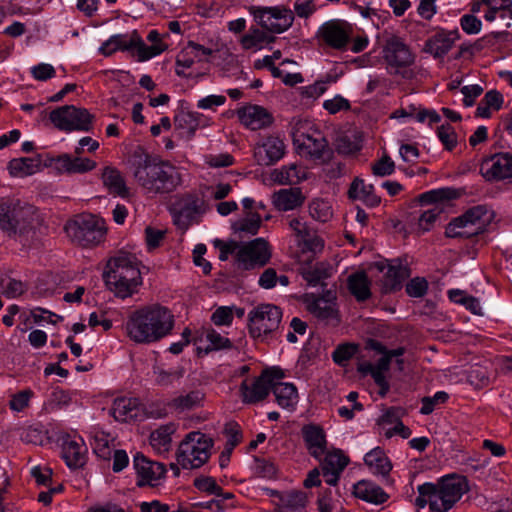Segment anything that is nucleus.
<instances>
[{
	"label": "nucleus",
	"instance_id": "1",
	"mask_svg": "<svg viewBox=\"0 0 512 512\" xmlns=\"http://www.w3.org/2000/svg\"><path fill=\"white\" fill-rule=\"evenodd\" d=\"M174 316L163 306L151 305L132 312L126 323V335L137 344H150L169 335Z\"/></svg>",
	"mask_w": 512,
	"mask_h": 512
},
{
	"label": "nucleus",
	"instance_id": "2",
	"mask_svg": "<svg viewBox=\"0 0 512 512\" xmlns=\"http://www.w3.org/2000/svg\"><path fill=\"white\" fill-rule=\"evenodd\" d=\"M133 176L137 184L148 195L170 194L182 184L180 169L158 158L145 156L135 164Z\"/></svg>",
	"mask_w": 512,
	"mask_h": 512
},
{
	"label": "nucleus",
	"instance_id": "3",
	"mask_svg": "<svg viewBox=\"0 0 512 512\" xmlns=\"http://www.w3.org/2000/svg\"><path fill=\"white\" fill-rule=\"evenodd\" d=\"M141 262L126 251H118L106 264L103 279L107 288L118 298L125 299L138 293L143 285Z\"/></svg>",
	"mask_w": 512,
	"mask_h": 512
},
{
	"label": "nucleus",
	"instance_id": "4",
	"mask_svg": "<svg viewBox=\"0 0 512 512\" xmlns=\"http://www.w3.org/2000/svg\"><path fill=\"white\" fill-rule=\"evenodd\" d=\"M415 504L424 508L427 504L431 512H448L469 490L465 477L447 476L437 484L424 483L419 485Z\"/></svg>",
	"mask_w": 512,
	"mask_h": 512
},
{
	"label": "nucleus",
	"instance_id": "5",
	"mask_svg": "<svg viewBox=\"0 0 512 512\" xmlns=\"http://www.w3.org/2000/svg\"><path fill=\"white\" fill-rule=\"evenodd\" d=\"M36 208L19 199L0 200V230L9 238L24 242L34 232Z\"/></svg>",
	"mask_w": 512,
	"mask_h": 512
},
{
	"label": "nucleus",
	"instance_id": "6",
	"mask_svg": "<svg viewBox=\"0 0 512 512\" xmlns=\"http://www.w3.org/2000/svg\"><path fill=\"white\" fill-rule=\"evenodd\" d=\"M291 136L297 153L311 159H321L328 153V143L322 132L304 119H293Z\"/></svg>",
	"mask_w": 512,
	"mask_h": 512
},
{
	"label": "nucleus",
	"instance_id": "7",
	"mask_svg": "<svg viewBox=\"0 0 512 512\" xmlns=\"http://www.w3.org/2000/svg\"><path fill=\"white\" fill-rule=\"evenodd\" d=\"M64 229L72 242L84 248L99 245L107 233L105 221L89 213L75 216L66 223Z\"/></svg>",
	"mask_w": 512,
	"mask_h": 512
},
{
	"label": "nucleus",
	"instance_id": "8",
	"mask_svg": "<svg viewBox=\"0 0 512 512\" xmlns=\"http://www.w3.org/2000/svg\"><path fill=\"white\" fill-rule=\"evenodd\" d=\"M213 440L200 431L188 433L180 442L177 449V463L183 469H197L203 466L210 458Z\"/></svg>",
	"mask_w": 512,
	"mask_h": 512
},
{
	"label": "nucleus",
	"instance_id": "9",
	"mask_svg": "<svg viewBox=\"0 0 512 512\" xmlns=\"http://www.w3.org/2000/svg\"><path fill=\"white\" fill-rule=\"evenodd\" d=\"M205 212V200L196 193L176 197L171 207L173 223L182 234L193 224H198Z\"/></svg>",
	"mask_w": 512,
	"mask_h": 512
},
{
	"label": "nucleus",
	"instance_id": "10",
	"mask_svg": "<svg viewBox=\"0 0 512 512\" xmlns=\"http://www.w3.org/2000/svg\"><path fill=\"white\" fill-rule=\"evenodd\" d=\"M136 49L138 60L146 61L157 55L163 49L158 46H148L144 43L136 30L130 34H117L106 40L99 51L104 56H111L116 51H128Z\"/></svg>",
	"mask_w": 512,
	"mask_h": 512
},
{
	"label": "nucleus",
	"instance_id": "11",
	"mask_svg": "<svg viewBox=\"0 0 512 512\" xmlns=\"http://www.w3.org/2000/svg\"><path fill=\"white\" fill-rule=\"evenodd\" d=\"M487 221V210L483 206H476L452 220L446 227L445 235L449 238L468 239L483 233Z\"/></svg>",
	"mask_w": 512,
	"mask_h": 512
},
{
	"label": "nucleus",
	"instance_id": "12",
	"mask_svg": "<svg viewBox=\"0 0 512 512\" xmlns=\"http://www.w3.org/2000/svg\"><path fill=\"white\" fill-rule=\"evenodd\" d=\"M49 119L57 129L62 131H89L93 116L84 108L65 105L52 110Z\"/></svg>",
	"mask_w": 512,
	"mask_h": 512
},
{
	"label": "nucleus",
	"instance_id": "13",
	"mask_svg": "<svg viewBox=\"0 0 512 512\" xmlns=\"http://www.w3.org/2000/svg\"><path fill=\"white\" fill-rule=\"evenodd\" d=\"M283 377V371L273 367L263 370L260 376L253 380H244L240 385L242 401L247 404L263 401L272 390L274 381Z\"/></svg>",
	"mask_w": 512,
	"mask_h": 512
},
{
	"label": "nucleus",
	"instance_id": "14",
	"mask_svg": "<svg viewBox=\"0 0 512 512\" xmlns=\"http://www.w3.org/2000/svg\"><path fill=\"white\" fill-rule=\"evenodd\" d=\"M282 319V311L272 304H261L249 312V332L252 337L259 338L278 329Z\"/></svg>",
	"mask_w": 512,
	"mask_h": 512
},
{
	"label": "nucleus",
	"instance_id": "15",
	"mask_svg": "<svg viewBox=\"0 0 512 512\" xmlns=\"http://www.w3.org/2000/svg\"><path fill=\"white\" fill-rule=\"evenodd\" d=\"M253 13L261 27L277 34L288 30L294 22L293 11L283 6L256 8Z\"/></svg>",
	"mask_w": 512,
	"mask_h": 512
},
{
	"label": "nucleus",
	"instance_id": "16",
	"mask_svg": "<svg viewBox=\"0 0 512 512\" xmlns=\"http://www.w3.org/2000/svg\"><path fill=\"white\" fill-rule=\"evenodd\" d=\"M382 55L390 73H399L415 61V56L408 45L397 36H391L386 40Z\"/></svg>",
	"mask_w": 512,
	"mask_h": 512
},
{
	"label": "nucleus",
	"instance_id": "17",
	"mask_svg": "<svg viewBox=\"0 0 512 512\" xmlns=\"http://www.w3.org/2000/svg\"><path fill=\"white\" fill-rule=\"evenodd\" d=\"M236 258L241 269L250 270L262 267L271 258L268 242L263 238H256L241 246L237 251Z\"/></svg>",
	"mask_w": 512,
	"mask_h": 512
},
{
	"label": "nucleus",
	"instance_id": "18",
	"mask_svg": "<svg viewBox=\"0 0 512 512\" xmlns=\"http://www.w3.org/2000/svg\"><path fill=\"white\" fill-rule=\"evenodd\" d=\"M133 466L136 471V484L139 487H156L166 474L162 463L151 461L142 454L134 456Z\"/></svg>",
	"mask_w": 512,
	"mask_h": 512
},
{
	"label": "nucleus",
	"instance_id": "19",
	"mask_svg": "<svg viewBox=\"0 0 512 512\" xmlns=\"http://www.w3.org/2000/svg\"><path fill=\"white\" fill-rule=\"evenodd\" d=\"M304 303L307 310L318 320L328 325L336 326L340 322L339 312L335 302L332 300L331 292L327 296H316L315 294H305Z\"/></svg>",
	"mask_w": 512,
	"mask_h": 512
},
{
	"label": "nucleus",
	"instance_id": "20",
	"mask_svg": "<svg viewBox=\"0 0 512 512\" xmlns=\"http://www.w3.org/2000/svg\"><path fill=\"white\" fill-rule=\"evenodd\" d=\"M285 150L283 140L270 135L255 144L253 156L258 165L271 166L284 157Z\"/></svg>",
	"mask_w": 512,
	"mask_h": 512
},
{
	"label": "nucleus",
	"instance_id": "21",
	"mask_svg": "<svg viewBox=\"0 0 512 512\" xmlns=\"http://www.w3.org/2000/svg\"><path fill=\"white\" fill-rule=\"evenodd\" d=\"M318 35L328 46L342 50L353 35V27L345 21H330L320 27Z\"/></svg>",
	"mask_w": 512,
	"mask_h": 512
},
{
	"label": "nucleus",
	"instance_id": "22",
	"mask_svg": "<svg viewBox=\"0 0 512 512\" xmlns=\"http://www.w3.org/2000/svg\"><path fill=\"white\" fill-rule=\"evenodd\" d=\"M480 173L488 181H499L512 177V155L495 154L480 164Z\"/></svg>",
	"mask_w": 512,
	"mask_h": 512
},
{
	"label": "nucleus",
	"instance_id": "23",
	"mask_svg": "<svg viewBox=\"0 0 512 512\" xmlns=\"http://www.w3.org/2000/svg\"><path fill=\"white\" fill-rule=\"evenodd\" d=\"M240 122L251 130H260L273 123V116L262 106L247 105L237 111Z\"/></svg>",
	"mask_w": 512,
	"mask_h": 512
},
{
	"label": "nucleus",
	"instance_id": "24",
	"mask_svg": "<svg viewBox=\"0 0 512 512\" xmlns=\"http://www.w3.org/2000/svg\"><path fill=\"white\" fill-rule=\"evenodd\" d=\"M301 435L303 437L305 447L312 457L320 459L326 453V434L321 426L316 424L304 425L301 429Z\"/></svg>",
	"mask_w": 512,
	"mask_h": 512
},
{
	"label": "nucleus",
	"instance_id": "25",
	"mask_svg": "<svg viewBox=\"0 0 512 512\" xmlns=\"http://www.w3.org/2000/svg\"><path fill=\"white\" fill-rule=\"evenodd\" d=\"M278 499L275 512H305L307 495L302 491H287L272 493Z\"/></svg>",
	"mask_w": 512,
	"mask_h": 512
},
{
	"label": "nucleus",
	"instance_id": "26",
	"mask_svg": "<svg viewBox=\"0 0 512 512\" xmlns=\"http://www.w3.org/2000/svg\"><path fill=\"white\" fill-rule=\"evenodd\" d=\"M55 169L60 173L82 174L89 172L96 167V162L89 158L72 157L69 154H62L54 160Z\"/></svg>",
	"mask_w": 512,
	"mask_h": 512
},
{
	"label": "nucleus",
	"instance_id": "27",
	"mask_svg": "<svg viewBox=\"0 0 512 512\" xmlns=\"http://www.w3.org/2000/svg\"><path fill=\"white\" fill-rule=\"evenodd\" d=\"M458 38L459 34L456 30L440 31L426 41L424 50L435 58L443 57L451 50Z\"/></svg>",
	"mask_w": 512,
	"mask_h": 512
},
{
	"label": "nucleus",
	"instance_id": "28",
	"mask_svg": "<svg viewBox=\"0 0 512 512\" xmlns=\"http://www.w3.org/2000/svg\"><path fill=\"white\" fill-rule=\"evenodd\" d=\"M304 201L305 196L301 189L297 187L281 189L272 196V202L275 208L283 212L301 207Z\"/></svg>",
	"mask_w": 512,
	"mask_h": 512
},
{
	"label": "nucleus",
	"instance_id": "29",
	"mask_svg": "<svg viewBox=\"0 0 512 512\" xmlns=\"http://www.w3.org/2000/svg\"><path fill=\"white\" fill-rule=\"evenodd\" d=\"M307 174L304 168L292 163L271 172V179L279 185H294L305 180Z\"/></svg>",
	"mask_w": 512,
	"mask_h": 512
},
{
	"label": "nucleus",
	"instance_id": "30",
	"mask_svg": "<svg viewBox=\"0 0 512 512\" xmlns=\"http://www.w3.org/2000/svg\"><path fill=\"white\" fill-rule=\"evenodd\" d=\"M333 267L326 262H318L315 265H302L299 273L310 286L324 285L323 281L332 275Z\"/></svg>",
	"mask_w": 512,
	"mask_h": 512
},
{
	"label": "nucleus",
	"instance_id": "31",
	"mask_svg": "<svg viewBox=\"0 0 512 512\" xmlns=\"http://www.w3.org/2000/svg\"><path fill=\"white\" fill-rule=\"evenodd\" d=\"M349 198L361 200L369 207H375L380 204V197L374 192L372 184H365L362 179L355 178L348 191Z\"/></svg>",
	"mask_w": 512,
	"mask_h": 512
},
{
	"label": "nucleus",
	"instance_id": "32",
	"mask_svg": "<svg viewBox=\"0 0 512 512\" xmlns=\"http://www.w3.org/2000/svg\"><path fill=\"white\" fill-rule=\"evenodd\" d=\"M354 495L373 504H382L389 497L380 486L366 480L359 481L354 485Z\"/></svg>",
	"mask_w": 512,
	"mask_h": 512
},
{
	"label": "nucleus",
	"instance_id": "33",
	"mask_svg": "<svg viewBox=\"0 0 512 512\" xmlns=\"http://www.w3.org/2000/svg\"><path fill=\"white\" fill-rule=\"evenodd\" d=\"M62 457L69 468H81L86 462V448L75 440H66L62 446Z\"/></svg>",
	"mask_w": 512,
	"mask_h": 512
},
{
	"label": "nucleus",
	"instance_id": "34",
	"mask_svg": "<svg viewBox=\"0 0 512 512\" xmlns=\"http://www.w3.org/2000/svg\"><path fill=\"white\" fill-rule=\"evenodd\" d=\"M364 462L374 474L381 475L385 478L389 476L392 470L391 461L380 447L369 451L364 457Z\"/></svg>",
	"mask_w": 512,
	"mask_h": 512
},
{
	"label": "nucleus",
	"instance_id": "35",
	"mask_svg": "<svg viewBox=\"0 0 512 512\" xmlns=\"http://www.w3.org/2000/svg\"><path fill=\"white\" fill-rule=\"evenodd\" d=\"M276 402L284 409L293 410L298 401L296 387L292 383L275 382L272 386Z\"/></svg>",
	"mask_w": 512,
	"mask_h": 512
},
{
	"label": "nucleus",
	"instance_id": "36",
	"mask_svg": "<svg viewBox=\"0 0 512 512\" xmlns=\"http://www.w3.org/2000/svg\"><path fill=\"white\" fill-rule=\"evenodd\" d=\"M138 401L134 398L120 397L113 401L111 415L115 420L126 422L137 416Z\"/></svg>",
	"mask_w": 512,
	"mask_h": 512
},
{
	"label": "nucleus",
	"instance_id": "37",
	"mask_svg": "<svg viewBox=\"0 0 512 512\" xmlns=\"http://www.w3.org/2000/svg\"><path fill=\"white\" fill-rule=\"evenodd\" d=\"M204 394L201 391H191L171 399L167 406L177 413H183L201 406Z\"/></svg>",
	"mask_w": 512,
	"mask_h": 512
},
{
	"label": "nucleus",
	"instance_id": "38",
	"mask_svg": "<svg viewBox=\"0 0 512 512\" xmlns=\"http://www.w3.org/2000/svg\"><path fill=\"white\" fill-rule=\"evenodd\" d=\"M201 114L197 112H181L174 118V125L180 135L192 138L199 127Z\"/></svg>",
	"mask_w": 512,
	"mask_h": 512
},
{
	"label": "nucleus",
	"instance_id": "39",
	"mask_svg": "<svg viewBox=\"0 0 512 512\" xmlns=\"http://www.w3.org/2000/svg\"><path fill=\"white\" fill-rule=\"evenodd\" d=\"M102 181L104 186L111 194L125 197L128 195V189L121 173L113 168L106 167L102 173Z\"/></svg>",
	"mask_w": 512,
	"mask_h": 512
},
{
	"label": "nucleus",
	"instance_id": "40",
	"mask_svg": "<svg viewBox=\"0 0 512 512\" xmlns=\"http://www.w3.org/2000/svg\"><path fill=\"white\" fill-rule=\"evenodd\" d=\"M409 276L408 269L398 263L388 264L384 275L383 288L385 292L395 291L401 288L402 282Z\"/></svg>",
	"mask_w": 512,
	"mask_h": 512
},
{
	"label": "nucleus",
	"instance_id": "41",
	"mask_svg": "<svg viewBox=\"0 0 512 512\" xmlns=\"http://www.w3.org/2000/svg\"><path fill=\"white\" fill-rule=\"evenodd\" d=\"M155 384L160 387H172L180 382L185 375V369L182 366L164 369L154 367L153 369Z\"/></svg>",
	"mask_w": 512,
	"mask_h": 512
},
{
	"label": "nucleus",
	"instance_id": "42",
	"mask_svg": "<svg viewBox=\"0 0 512 512\" xmlns=\"http://www.w3.org/2000/svg\"><path fill=\"white\" fill-rule=\"evenodd\" d=\"M40 168V160L30 157L12 159L8 164L9 173L13 177H26L36 173Z\"/></svg>",
	"mask_w": 512,
	"mask_h": 512
},
{
	"label": "nucleus",
	"instance_id": "43",
	"mask_svg": "<svg viewBox=\"0 0 512 512\" xmlns=\"http://www.w3.org/2000/svg\"><path fill=\"white\" fill-rule=\"evenodd\" d=\"M350 293L358 300L365 301L370 295V282L365 272H357L348 277Z\"/></svg>",
	"mask_w": 512,
	"mask_h": 512
},
{
	"label": "nucleus",
	"instance_id": "44",
	"mask_svg": "<svg viewBox=\"0 0 512 512\" xmlns=\"http://www.w3.org/2000/svg\"><path fill=\"white\" fill-rule=\"evenodd\" d=\"M176 431L174 423L160 426L150 435V443L152 447L159 452H167L170 449L172 434Z\"/></svg>",
	"mask_w": 512,
	"mask_h": 512
},
{
	"label": "nucleus",
	"instance_id": "45",
	"mask_svg": "<svg viewBox=\"0 0 512 512\" xmlns=\"http://www.w3.org/2000/svg\"><path fill=\"white\" fill-rule=\"evenodd\" d=\"M199 341L207 342V345L204 347V351L206 354H208L211 351L232 348V342L227 337L222 336L220 333H218L214 329L205 330L202 333Z\"/></svg>",
	"mask_w": 512,
	"mask_h": 512
},
{
	"label": "nucleus",
	"instance_id": "46",
	"mask_svg": "<svg viewBox=\"0 0 512 512\" xmlns=\"http://www.w3.org/2000/svg\"><path fill=\"white\" fill-rule=\"evenodd\" d=\"M262 219L256 212H248L245 217L238 219L232 225L234 232L256 235L261 227Z\"/></svg>",
	"mask_w": 512,
	"mask_h": 512
},
{
	"label": "nucleus",
	"instance_id": "47",
	"mask_svg": "<svg viewBox=\"0 0 512 512\" xmlns=\"http://www.w3.org/2000/svg\"><path fill=\"white\" fill-rule=\"evenodd\" d=\"M324 455L325 458L322 464V470H332L342 473L349 463V458L339 449L330 452L326 451Z\"/></svg>",
	"mask_w": 512,
	"mask_h": 512
},
{
	"label": "nucleus",
	"instance_id": "48",
	"mask_svg": "<svg viewBox=\"0 0 512 512\" xmlns=\"http://www.w3.org/2000/svg\"><path fill=\"white\" fill-rule=\"evenodd\" d=\"M310 216L319 222L325 223L332 218V207L328 201L323 199H313L309 204Z\"/></svg>",
	"mask_w": 512,
	"mask_h": 512
},
{
	"label": "nucleus",
	"instance_id": "49",
	"mask_svg": "<svg viewBox=\"0 0 512 512\" xmlns=\"http://www.w3.org/2000/svg\"><path fill=\"white\" fill-rule=\"evenodd\" d=\"M442 211L443 209L439 205H434L432 208L422 211L417 220L418 232L425 233L430 231L439 219Z\"/></svg>",
	"mask_w": 512,
	"mask_h": 512
},
{
	"label": "nucleus",
	"instance_id": "50",
	"mask_svg": "<svg viewBox=\"0 0 512 512\" xmlns=\"http://www.w3.org/2000/svg\"><path fill=\"white\" fill-rule=\"evenodd\" d=\"M275 37L268 36L264 31L259 29L251 30L248 34L244 35L241 39V44L244 49H260L263 43L273 42Z\"/></svg>",
	"mask_w": 512,
	"mask_h": 512
},
{
	"label": "nucleus",
	"instance_id": "51",
	"mask_svg": "<svg viewBox=\"0 0 512 512\" xmlns=\"http://www.w3.org/2000/svg\"><path fill=\"white\" fill-rule=\"evenodd\" d=\"M194 486L201 492L211 495H222V488L217 484L214 478L206 476L194 480Z\"/></svg>",
	"mask_w": 512,
	"mask_h": 512
},
{
	"label": "nucleus",
	"instance_id": "52",
	"mask_svg": "<svg viewBox=\"0 0 512 512\" xmlns=\"http://www.w3.org/2000/svg\"><path fill=\"white\" fill-rule=\"evenodd\" d=\"M303 250L310 251L314 254L319 253L324 248V240L318 236L313 230L309 232L308 237H304L300 242L297 243Z\"/></svg>",
	"mask_w": 512,
	"mask_h": 512
},
{
	"label": "nucleus",
	"instance_id": "53",
	"mask_svg": "<svg viewBox=\"0 0 512 512\" xmlns=\"http://www.w3.org/2000/svg\"><path fill=\"white\" fill-rule=\"evenodd\" d=\"M357 346L353 344L339 345L333 352L332 358L338 365L344 366L356 353Z\"/></svg>",
	"mask_w": 512,
	"mask_h": 512
},
{
	"label": "nucleus",
	"instance_id": "54",
	"mask_svg": "<svg viewBox=\"0 0 512 512\" xmlns=\"http://www.w3.org/2000/svg\"><path fill=\"white\" fill-rule=\"evenodd\" d=\"M428 290V282L425 278L416 277L411 279L406 285V292L409 296L420 298L423 297Z\"/></svg>",
	"mask_w": 512,
	"mask_h": 512
},
{
	"label": "nucleus",
	"instance_id": "55",
	"mask_svg": "<svg viewBox=\"0 0 512 512\" xmlns=\"http://www.w3.org/2000/svg\"><path fill=\"white\" fill-rule=\"evenodd\" d=\"M438 137L447 150H452L457 144V137L454 128L449 125H441L437 131Z\"/></svg>",
	"mask_w": 512,
	"mask_h": 512
},
{
	"label": "nucleus",
	"instance_id": "56",
	"mask_svg": "<svg viewBox=\"0 0 512 512\" xmlns=\"http://www.w3.org/2000/svg\"><path fill=\"white\" fill-rule=\"evenodd\" d=\"M223 434L226 437V443L236 447L242 441V431L240 425L236 422H228L224 426Z\"/></svg>",
	"mask_w": 512,
	"mask_h": 512
},
{
	"label": "nucleus",
	"instance_id": "57",
	"mask_svg": "<svg viewBox=\"0 0 512 512\" xmlns=\"http://www.w3.org/2000/svg\"><path fill=\"white\" fill-rule=\"evenodd\" d=\"M447 399L448 394L444 391L435 393L433 397H424L422 399V407L420 409V413L423 415L432 413L437 404L444 403Z\"/></svg>",
	"mask_w": 512,
	"mask_h": 512
},
{
	"label": "nucleus",
	"instance_id": "58",
	"mask_svg": "<svg viewBox=\"0 0 512 512\" xmlns=\"http://www.w3.org/2000/svg\"><path fill=\"white\" fill-rule=\"evenodd\" d=\"M404 415V410L400 407H390L388 408L377 420V424L379 426L385 425H396L402 416Z\"/></svg>",
	"mask_w": 512,
	"mask_h": 512
},
{
	"label": "nucleus",
	"instance_id": "59",
	"mask_svg": "<svg viewBox=\"0 0 512 512\" xmlns=\"http://www.w3.org/2000/svg\"><path fill=\"white\" fill-rule=\"evenodd\" d=\"M394 169L395 164L387 155H384L372 165L373 174L381 177L391 175L394 172Z\"/></svg>",
	"mask_w": 512,
	"mask_h": 512
},
{
	"label": "nucleus",
	"instance_id": "60",
	"mask_svg": "<svg viewBox=\"0 0 512 512\" xmlns=\"http://www.w3.org/2000/svg\"><path fill=\"white\" fill-rule=\"evenodd\" d=\"M205 163L212 168L228 167L234 163V158L228 153L210 154L205 157Z\"/></svg>",
	"mask_w": 512,
	"mask_h": 512
},
{
	"label": "nucleus",
	"instance_id": "61",
	"mask_svg": "<svg viewBox=\"0 0 512 512\" xmlns=\"http://www.w3.org/2000/svg\"><path fill=\"white\" fill-rule=\"evenodd\" d=\"M289 228L293 231L296 242H300L304 237L309 236L311 229L301 218H292L288 222Z\"/></svg>",
	"mask_w": 512,
	"mask_h": 512
},
{
	"label": "nucleus",
	"instance_id": "62",
	"mask_svg": "<svg viewBox=\"0 0 512 512\" xmlns=\"http://www.w3.org/2000/svg\"><path fill=\"white\" fill-rule=\"evenodd\" d=\"M323 107L330 114H336V113H338L341 110H349L350 109V103L344 97H342L340 95H337L333 99L326 100L323 103Z\"/></svg>",
	"mask_w": 512,
	"mask_h": 512
},
{
	"label": "nucleus",
	"instance_id": "63",
	"mask_svg": "<svg viewBox=\"0 0 512 512\" xmlns=\"http://www.w3.org/2000/svg\"><path fill=\"white\" fill-rule=\"evenodd\" d=\"M211 320L215 325H230L233 321L232 309L226 306L219 307L211 316Z\"/></svg>",
	"mask_w": 512,
	"mask_h": 512
},
{
	"label": "nucleus",
	"instance_id": "64",
	"mask_svg": "<svg viewBox=\"0 0 512 512\" xmlns=\"http://www.w3.org/2000/svg\"><path fill=\"white\" fill-rule=\"evenodd\" d=\"M461 27L467 34H477L481 30L482 23L474 15L466 14L460 20Z\"/></svg>",
	"mask_w": 512,
	"mask_h": 512
}]
</instances>
